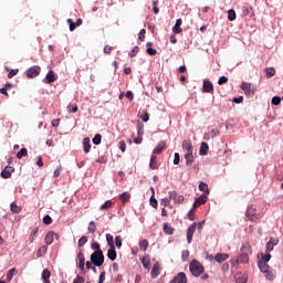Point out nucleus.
I'll list each match as a JSON object with an SVG mask.
<instances>
[{
    "label": "nucleus",
    "instance_id": "13d9d810",
    "mask_svg": "<svg viewBox=\"0 0 283 283\" xmlns=\"http://www.w3.org/2000/svg\"><path fill=\"white\" fill-rule=\"evenodd\" d=\"M147 54H149V56H156V54H158V51H156V49H151V48H148L146 50Z\"/></svg>",
    "mask_w": 283,
    "mask_h": 283
},
{
    "label": "nucleus",
    "instance_id": "79ce46f5",
    "mask_svg": "<svg viewBox=\"0 0 283 283\" xmlns=\"http://www.w3.org/2000/svg\"><path fill=\"white\" fill-rule=\"evenodd\" d=\"M129 198H132V196L129 195V193H127V192H123L122 195H120V200H122V202L125 205V202H129Z\"/></svg>",
    "mask_w": 283,
    "mask_h": 283
},
{
    "label": "nucleus",
    "instance_id": "774afa93",
    "mask_svg": "<svg viewBox=\"0 0 283 283\" xmlns=\"http://www.w3.org/2000/svg\"><path fill=\"white\" fill-rule=\"evenodd\" d=\"M179 164H180V154L175 153L174 165H179Z\"/></svg>",
    "mask_w": 283,
    "mask_h": 283
},
{
    "label": "nucleus",
    "instance_id": "8fccbe9b",
    "mask_svg": "<svg viewBox=\"0 0 283 283\" xmlns=\"http://www.w3.org/2000/svg\"><path fill=\"white\" fill-rule=\"evenodd\" d=\"M103 136L101 134H96L95 137L93 138V144L94 145H101Z\"/></svg>",
    "mask_w": 283,
    "mask_h": 283
},
{
    "label": "nucleus",
    "instance_id": "e433bc0d",
    "mask_svg": "<svg viewBox=\"0 0 283 283\" xmlns=\"http://www.w3.org/2000/svg\"><path fill=\"white\" fill-rule=\"evenodd\" d=\"M271 260V253H266L262 256V260L258 262V264H269L268 262Z\"/></svg>",
    "mask_w": 283,
    "mask_h": 283
},
{
    "label": "nucleus",
    "instance_id": "2f4dec72",
    "mask_svg": "<svg viewBox=\"0 0 283 283\" xmlns=\"http://www.w3.org/2000/svg\"><path fill=\"white\" fill-rule=\"evenodd\" d=\"M134 143H136V145L143 143V126H138V137L134 139Z\"/></svg>",
    "mask_w": 283,
    "mask_h": 283
},
{
    "label": "nucleus",
    "instance_id": "3c124183",
    "mask_svg": "<svg viewBox=\"0 0 283 283\" xmlns=\"http://www.w3.org/2000/svg\"><path fill=\"white\" fill-rule=\"evenodd\" d=\"M85 244H87V237H82L80 240H78V248H83L85 247Z\"/></svg>",
    "mask_w": 283,
    "mask_h": 283
},
{
    "label": "nucleus",
    "instance_id": "1a4fd4ad",
    "mask_svg": "<svg viewBox=\"0 0 283 283\" xmlns=\"http://www.w3.org/2000/svg\"><path fill=\"white\" fill-rule=\"evenodd\" d=\"M169 283H187V274L179 272Z\"/></svg>",
    "mask_w": 283,
    "mask_h": 283
},
{
    "label": "nucleus",
    "instance_id": "423d86ee",
    "mask_svg": "<svg viewBox=\"0 0 283 283\" xmlns=\"http://www.w3.org/2000/svg\"><path fill=\"white\" fill-rule=\"evenodd\" d=\"M245 216L251 222H255L261 218V216L258 214V210H255V208H253L252 206L248 208Z\"/></svg>",
    "mask_w": 283,
    "mask_h": 283
},
{
    "label": "nucleus",
    "instance_id": "cd10ccee",
    "mask_svg": "<svg viewBox=\"0 0 283 283\" xmlns=\"http://www.w3.org/2000/svg\"><path fill=\"white\" fill-rule=\"evenodd\" d=\"M45 81L46 83H54V81H56V75L54 74V71H49L46 76H45Z\"/></svg>",
    "mask_w": 283,
    "mask_h": 283
},
{
    "label": "nucleus",
    "instance_id": "0e129e2a",
    "mask_svg": "<svg viewBox=\"0 0 283 283\" xmlns=\"http://www.w3.org/2000/svg\"><path fill=\"white\" fill-rule=\"evenodd\" d=\"M73 283H85V277L81 276V275H77Z\"/></svg>",
    "mask_w": 283,
    "mask_h": 283
},
{
    "label": "nucleus",
    "instance_id": "a878e982",
    "mask_svg": "<svg viewBox=\"0 0 283 283\" xmlns=\"http://www.w3.org/2000/svg\"><path fill=\"white\" fill-rule=\"evenodd\" d=\"M83 149L86 154H90L91 149H92V144L90 142V138L86 137L83 139Z\"/></svg>",
    "mask_w": 283,
    "mask_h": 283
},
{
    "label": "nucleus",
    "instance_id": "052dcab7",
    "mask_svg": "<svg viewBox=\"0 0 283 283\" xmlns=\"http://www.w3.org/2000/svg\"><path fill=\"white\" fill-rule=\"evenodd\" d=\"M43 223L44 224H51L52 223V217H50V214L44 216Z\"/></svg>",
    "mask_w": 283,
    "mask_h": 283
},
{
    "label": "nucleus",
    "instance_id": "ea45409f",
    "mask_svg": "<svg viewBox=\"0 0 283 283\" xmlns=\"http://www.w3.org/2000/svg\"><path fill=\"white\" fill-rule=\"evenodd\" d=\"M87 231H88V233H95V232H96V222L91 221V222L88 223Z\"/></svg>",
    "mask_w": 283,
    "mask_h": 283
},
{
    "label": "nucleus",
    "instance_id": "c9c22d12",
    "mask_svg": "<svg viewBox=\"0 0 283 283\" xmlns=\"http://www.w3.org/2000/svg\"><path fill=\"white\" fill-rule=\"evenodd\" d=\"M149 167H150V169H157L158 168V164H157V160H156V155H151Z\"/></svg>",
    "mask_w": 283,
    "mask_h": 283
},
{
    "label": "nucleus",
    "instance_id": "6e6552de",
    "mask_svg": "<svg viewBox=\"0 0 283 283\" xmlns=\"http://www.w3.org/2000/svg\"><path fill=\"white\" fill-rule=\"evenodd\" d=\"M41 74V67L32 66L27 70V78H36Z\"/></svg>",
    "mask_w": 283,
    "mask_h": 283
},
{
    "label": "nucleus",
    "instance_id": "c03bdc74",
    "mask_svg": "<svg viewBox=\"0 0 283 283\" xmlns=\"http://www.w3.org/2000/svg\"><path fill=\"white\" fill-rule=\"evenodd\" d=\"M228 20H229V21H235V10L230 9V10L228 11Z\"/></svg>",
    "mask_w": 283,
    "mask_h": 283
},
{
    "label": "nucleus",
    "instance_id": "6ab92c4d",
    "mask_svg": "<svg viewBox=\"0 0 283 283\" xmlns=\"http://www.w3.org/2000/svg\"><path fill=\"white\" fill-rule=\"evenodd\" d=\"M214 260L219 264H222V262H226V260H229V254H227V253H218V254H216Z\"/></svg>",
    "mask_w": 283,
    "mask_h": 283
},
{
    "label": "nucleus",
    "instance_id": "37998d69",
    "mask_svg": "<svg viewBox=\"0 0 283 283\" xmlns=\"http://www.w3.org/2000/svg\"><path fill=\"white\" fill-rule=\"evenodd\" d=\"M112 205H114V203L112 202V200H107V201H105V203H103V205L101 206V210H102V211H105V209H111V208H112Z\"/></svg>",
    "mask_w": 283,
    "mask_h": 283
},
{
    "label": "nucleus",
    "instance_id": "39448f33",
    "mask_svg": "<svg viewBox=\"0 0 283 283\" xmlns=\"http://www.w3.org/2000/svg\"><path fill=\"white\" fill-rule=\"evenodd\" d=\"M91 262L95 266H101L105 262V255L103 254V250L95 251L91 254Z\"/></svg>",
    "mask_w": 283,
    "mask_h": 283
},
{
    "label": "nucleus",
    "instance_id": "c756f323",
    "mask_svg": "<svg viewBox=\"0 0 283 283\" xmlns=\"http://www.w3.org/2000/svg\"><path fill=\"white\" fill-rule=\"evenodd\" d=\"M185 158H186V165L188 167H191V165H193V153H186Z\"/></svg>",
    "mask_w": 283,
    "mask_h": 283
},
{
    "label": "nucleus",
    "instance_id": "f704fd0d",
    "mask_svg": "<svg viewBox=\"0 0 283 283\" xmlns=\"http://www.w3.org/2000/svg\"><path fill=\"white\" fill-rule=\"evenodd\" d=\"M149 247V241L147 239H144L139 242V249L140 251H147V248Z\"/></svg>",
    "mask_w": 283,
    "mask_h": 283
},
{
    "label": "nucleus",
    "instance_id": "4c0bfd02",
    "mask_svg": "<svg viewBox=\"0 0 283 283\" xmlns=\"http://www.w3.org/2000/svg\"><path fill=\"white\" fill-rule=\"evenodd\" d=\"M28 156V148H21L20 151L17 154V158L21 160V158Z\"/></svg>",
    "mask_w": 283,
    "mask_h": 283
},
{
    "label": "nucleus",
    "instance_id": "473e14b6",
    "mask_svg": "<svg viewBox=\"0 0 283 283\" xmlns=\"http://www.w3.org/2000/svg\"><path fill=\"white\" fill-rule=\"evenodd\" d=\"M164 232L167 235H174V228H171V226H169V223H164Z\"/></svg>",
    "mask_w": 283,
    "mask_h": 283
},
{
    "label": "nucleus",
    "instance_id": "6e6d98bb",
    "mask_svg": "<svg viewBox=\"0 0 283 283\" xmlns=\"http://www.w3.org/2000/svg\"><path fill=\"white\" fill-rule=\"evenodd\" d=\"M224 83H229V78L227 76H221L218 80V85H224Z\"/></svg>",
    "mask_w": 283,
    "mask_h": 283
},
{
    "label": "nucleus",
    "instance_id": "f3484780",
    "mask_svg": "<svg viewBox=\"0 0 283 283\" xmlns=\"http://www.w3.org/2000/svg\"><path fill=\"white\" fill-rule=\"evenodd\" d=\"M160 275V263H155L151 270V277L156 280Z\"/></svg>",
    "mask_w": 283,
    "mask_h": 283
},
{
    "label": "nucleus",
    "instance_id": "680f3d73",
    "mask_svg": "<svg viewBox=\"0 0 283 283\" xmlns=\"http://www.w3.org/2000/svg\"><path fill=\"white\" fill-rule=\"evenodd\" d=\"M163 207H169L171 205V200L169 198L161 199Z\"/></svg>",
    "mask_w": 283,
    "mask_h": 283
},
{
    "label": "nucleus",
    "instance_id": "393cba45",
    "mask_svg": "<svg viewBox=\"0 0 283 283\" xmlns=\"http://www.w3.org/2000/svg\"><path fill=\"white\" fill-rule=\"evenodd\" d=\"M51 275H52V273L50 272V270H48V269L43 270L42 274H41L43 283H50Z\"/></svg>",
    "mask_w": 283,
    "mask_h": 283
},
{
    "label": "nucleus",
    "instance_id": "e2e57ef3",
    "mask_svg": "<svg viewBox=\"0 0 283 283\" xmlns=\"http://www.w3.org/2000/svg\"><path fill=\"white\" fill-rule=\"evenodd\" d=\"M67 109H69V112H72L73 114H76V112H78V106H76V105H69L67 106Z\"/></svg>",
    "mask_w": 283,
    "mask_h": 283
},
{
    "label": "nucleus",
    "instance_id": "338daca9",
    "mask_svg": "<svg viewBox=\"0 0 283 283\" xmlns=\"http://www.w3.org/2000/svg\"><path fill=\"white\" fill-rule=\"evenodd\" d=\"M188 218L191 221L196 220V212L193 211V209L188 212Z\"/></svg>",
    "mask_w": 283,
    "mask_h": 283
},
{
    "label": "nucleus",
    "instance_id": "7ed1b4c3",
    "mask_svg": "<svg viewBox=\"0 0 283 283\" xmlns=\"http://www.w3.org/2000/svg\"><path fill=\"white\" fill-rule=\"evenodd\" d=\"M249 253H251V247L243 244L241 247V253L237 258L238 264H247L249 262Z\"/></svg>",
    "mask_w": 283,
    "mask_h": 283
},
{
    "label": "nucleus",
    "instance_id": "ddd939ff",
    "mask_svg": "<svg viewBox=\"0 0 283 283\" xmlns=\"http://www.w3.org/2000/svg\"><path fill=\"white\" fill-rule=\"evenodd\" d=\"M203 92H206L207 94H211V92H213V82L209 81V80H205L203 81V86H202Z\"/></svg>",
    "mask_w": 283,
    "mask_h": 283
},
{
    "label": "nucleus",
    "instance_id": "a211bd4d",
    "mask_svg": "<svg viewBox=\"0 0 283 283\" xmlns=\"http://www.w3.org/2000/svg\"><path fill=\"white\" fill-rule=\"evenodd\" d=\"M277 240L271 238L270 241L266 243V252L271 253L275 247H277Z\"/></svg>",
    "mask_w": 283,
    "mask_h": 283
},
{
    "label": "nucleus",
    "instance_id": "412c9836",
    "mask_svg": "<svg viewBox=\"0 0 283 283\" xmlns=\"http://www.w3.org/2000/svg\"><path fill=\"white\" fill-rule=\"evenodd\" d=\"M107 258L108 260H111L112 262H114L117 258V254H116V247H113V248H109L108 251H107Z\"/></svg>",
    "mask_w": 283,
    "mask_h": 283
},
{
    "label": "nucleus",
    "instance_id": "09e8293b",
    "mask_svg": "<svg viewBox=\"0 0 283 283\" xmlns=\"http://www.w3.org/2000/svg\"><path fill=\"white\" fill-rule=\"evenodd\" d=\"M243 14L245 17H249V15L253 14V8H251V7H243Z\"/></svg>",
    "mask_w": 283,
    "mask_h": 283
},
{
    "label": "nucleus",
    "instance_id": "603ef678",
    "mask_svg": "<svg viewBox=\"0 0 283 283\" xmlns=\"http://www.w3.org/2000/svg\"><path fill=\"white\" fill-rule=\"evenodd\" d=\"M115 244L117 249H120V247H123V238H120V235L115 237Z\"/></svg>",
    "mask_w": 283,
    "mask_h": 283
},
{
    "label": "nucleus",
    "instance_id": "c85d7f7f",
    "mask_svg": "<svg viewBox=\"0 0 283 283\" xmlns=\"http://www.w3.org/2000/svg\"><path fill=\"white\" fill-rule=\"evenodd\" d=\"M18 271L17 268H12L11 270L8 271L7 273V282H12V279L14 277V275H17Z\"/></svg>",
    "mask_w": 283,
    "mask_h": 283
},
{
    "label": "nucleus",
    "instance_id": "f03ea898",
    "mask_svg": "<svg viewBox=\"0 0 283 283\" xmlns=\"http://www.w3.org/2000/svg\"><path fill=\"white\" fill-rule=\"evenodd\" d=\"M258 266L261 273L264 274L265 280H269L270 282H273L275 280V272L273 271V268L265 263H258Z\"/></svg>",
    "mask_w": 283,
    "mask_h": 283
},
{
    "label": "nucleus",
    "instance_id": "69168bd1",
    "mask_svg": "<svg viewBox=\"0 0 283 283\" xmlns=\"http://www.w3.org/2000/svg\"><path fill=\"white\" fill-rule=\"evenodd\" d=\"M138 50H139L138 46H134L132 52H129V56L132 59H134V56H136V54H138Z\"/></svg>",
    "mask_w": 283,
    "mask_h": 283
},
{
    "label": "nucleus",
    "instance_id": "9d476101",
    "mask_svg": "<svg viewBox=\"0 0 283 283\" xmlns=\"http://www.w3.org/2000/svg\"><path fill=\"white\" fill-rule=\"evenodd\" d=\"M181 147L182 150L186 151V154H193V144L191 143V140H184Z\"/></svg>",
    "mask_w": 283,
    "mask_h": 283
},
{
    "label": "nucleus",
    "instance_id": "4468645a",
    "mask_svg": "<svg viewBox=\"0 0 283 283\" xmlns=\"http://www.w3.org/2000/svg\"><path fill=\"white\" fill-rule=\"evenodd\" d=\"M209 198L207 197V195H201L199 198L196 199V201L193 202V208L198 209V207H200L201 205H205L207 202Z\"/></svg>",
    "mask_w": 283,
    "mask_h": 283
},
{
    "label": "nucleus",
    "instance_id": "bb28decb",
    "mask_svg": "<svg viewBox=\"0 0 283 283\" xmlns=\"http://www.w3.org/2000/svg\"><path fill=\"white\" fill-rule=\"evenodd\" d=\"M45 244L50 245L54 242V231H49L44 238Z\"/></svg>",
    "mask_w": 283,
    "mask_h": 283
},
{
    "label": "nucleus",
    "instance_id": "f257e3e1",
    "mask_svg": "<svg viewBox=\"0 0 283 283\" xmlns=\"http://www.w3.org/2000/svg\"><path fill=\"white\" fill-rule=\"evenodd\" d=\"M205 227V220L200 221L199 223H192L187 230V242L191 244L193 242V234L196 233V229H198L199 233H202V229Z\"/></svg>",
    "mask_w": 283,
    "mask_h": 283
},
{
    "label": "nucleus",
    "instance_id": "49530a36",
    "mask_svg": "<svg viewBox=\"0 0 283 283\" xmlns=\"http://www.w3.org/2000/svg\"><path fill=\"white\" fill-rule=\"evenodd\" d=\"M265 74H266L268 78H272V76H275V69H273V67L266 69Z\"/></svg>",
    "mask_w": 283,
    "mask_h": 283
},
{
    "label": "nucleus",
    "instance_id": "5fc2aeb1",
    "mask_svg": "<svg viewBox=\"0 0 283 283\" xmlns=\"http://www.w3.org/2000/svg\"><path fill=\"white\" fill-rule=\"evenodd\" d=\"M91 249H93V251H101V244L98 242L94 241L91 244Z\"/></svg>",
    "mask_w": 283,
    "mask_h": 283
},
{
    "label": "nucleus",
    "instance_id": "0eeeda50",
    "mask_svg": "<svg viewBox=\"0 0 283 283\" xmlns=\"http://www.w3.org/2000/svg\"><path fill=\"white\" fill-rule=\"evenodd\" d=\"M168 196L170 200H174L175 205H181V202H185V196L178 195L176 191H169Z\"/></svg>",
    "mask_w": 283,
    "mask_h": 283
},
{
    "label": "nucleus",
    "instance_id": "72a5a7b5",
    "mask_svg": "<svg viewBox=\"0 0 283 283\" xmlns=\"http://www.w3.org/2000/svg\"><path fill=\"white\" fill-rule=\"evenodd\" d=\"M45 253H48V245H42L36 253L38 258H43V255H45Z\"/></svg>",
    "mask_w": 283,
    "mask_h": 283
},
{
    "label": "nucleus",
    "instance_id": "9b49d317",
    "mask_svg": "<svg viewBox=\"0 0 283 283\" xmlns=\"http://www.w3.org/2000/svg\"><path fill=\"white\" fill-rule=\"evenodd\" d=\"M14 171V168L7 166L0 174L1 178H4V180H8V178H12V174Z\"/></svg>",
    "mask_w": 283,
    "mask_h": 283
},
{
    "label": "nucleus",
    "instance_id": "58836bf2",
    "mask_svg": "<svg viewBox=\"0 0 283 283\" xmlns=\"http://www.w3.org/2000/svg\"><path fill=\"white\" fill-rule=\"evenodd\" d=\"M10 209L12 213H21V207L17 206L15 202L11 203Z\"/></svg>",
    "mask_w": 283,
    "mask_h": 283
},
{
    "label": "nucleus",
    "instance_id": "7c9ffc66",
    "mask_svg": "<svg viewBox=\"0 0 283 283\" xmlns=\"http://www.w3.org/2000/svg\"><path fill=\"white\" fill-rule=\"evenodd\" d=\"M199 191H203L206 196H209V185H207L205 181H200L199 184Z\"/></svg>",
    "mask_w": 283,
    "mask_h": 283
},
{
    "label": "nucleus",
    "instance_id": "aec40b11",
    "mask_svg": "<svg viewBox=\"0 0 283 283\" xmlns=\"http://www.w3.org/2000/svg\"><path fill=\"white\" fill-rule=\"evenodd\" d=\"M167 149V143L160 142L157 147L154 149L153 154H163Z\"/></svg>",
    "mask_w": 283,
    "mask_h": 283
},
{
    "label": "nucleus",
    "instance_id": "20e7f679",
    "mask_svg": "<svg viewBox=\"0 0 283 283\" xmlns=\"http://www.w3.org/2000/svg\"><path fill=\"white\" fill-rule=\"evenodd\" d=\"M190 273L195 276V277H200V275H202V273H205V266L202 265V263H200L198 260H193L190 263Z\"/></svg>",
    "mask_w": 283,
    "mask_h": 283
},
{
    "label": "nucleus",
    "instance_id": "dca6fc26",
    "mask_svg": "<svg viewBox=\"0 0 283 283\" xmlns=\"http://www.w3.org/2000/svg\"><path fill=\"white\" fill-rule=\"evenodd\" d=\"M77 260H78V269L81 271H85V255L83 254V252H78Z\"/></svg>",
    "mask_w": 283,
    "mask_h": 283
},
{
    "label": "nucleus",
    "instance_id": "4d7b16f0",
    "mask_svg": "<svg viewBox=\"0 0 283 283\" xmlns=\"http://www.w3.org/2000/svg\"><path fill=\"white\" fill-rule=\"evenodd\" d=\"M119 149L120 151H123V154H125V150L127 149V144L125 143V140L119 142Z\"/></svg>",
    "mask_w": 283,
    "mask_h": 283
},
{
    "label": "nucleus",
    "instance_id": "b1692460",
    "mask_svg": "<svg viewBox=\"0 0 283 283\" xmlns=\"http://www.w3.org/2000/svg\"><path fill=\"white\" fill-rule=\"evenodd\" d=\"M199 154L200 156H207V154H209V144L202 142L199 149Z\"/></svg>",
    "mask_w": 283,
    "mask_h": 283
},
{
    "label": "nucleus",
    "instance_id": "a19ab883",
    "mask_svg": "<svg viewBox=\"0 0 283 283\" xmlns=\"http://www.w3.org/2000/svg\"><path fill=\"white\" fill-rule=\"evenodd\" d=\"M106 242L109 248L116 247V245H114V237L112 234H106Z\"/></svg>",
    "mask_w": 283,
    "mask_h": 283
},
{
    "label": "nucleus",
    "instance_id": "f8f14e48",
    "mask_svg": "<svg viewBox=\"0 0 283 283\" xmlns=\"http://www.w3.org/2000/svg\"><path fill=\"white\" fill-rule=\"evenodd\" d=\"M67 23L70 25V31L74 32L75 28H78L80 25H83V19H77L76 22H74L72 19H67Z\"/></svg>",
    "mask_w": 283,
    "mask_h": 283
},
{
    "label": "nucleus",
    "instance_id": "bf43d9fd",
    "mask_svg": "<svg viewBox=\"0 0 283 283\" xmlns=\"http://www.w3.org/2000/svg\"><path fill=\"white\" fill-rule=\"evenodd\" d=\"M282 103V98L279 96H274L272 98V105H280Z\"/></svg>",
    "mask_w": 283,
    "mask_h": 283
},
{
    "label": "nucleus",
    "instance_id": "a18cd8bd",
    "mask_svg": "<svg viewBox=\"0 0 283 283\" xmlns=\"http://www.w3.org/2000/svg\"><path fill=\"white\" fill-rule=\"evenodd\" d=\"M142 264H143L144 269H147L149 271V269H150V261H149V259L143 258L142 259Z\"/></svg>",
    "mask_w": 283,
    "mask_h": 283
},
{
    "label": "nucleus",
    "instance_id": "864d4df0",
    "mask_svg": "<svg viewBox=\"0 0 283 283\" xmlns=\"http://www.w3.org/2000/svg\"><path fill=\"white\" fill-rule=\"evenodd\" d=\"M145 34H147V31L145 29H142L138 33L139 41H145Z\"/></svg>",
    "mask_w": 283,
    "mask_h": 283
},
{
    "label": "nucleus",
    "instance_id": "4be33fe9",
    "mask_svg": "<svg viewBox=\"0 0 283 283\" xmlns=\"http://www.w3.org/2000/svg\"><path fill=\"white\" fill-rule=\"evenodd\" d=\"M180 25H182V19H177L176 24L172 28V32L175 34H180L182 32V28H180Z\"/></svg>",
    "mask_w": 283,
    "mask_h": 283
},
{
    "label": "nucleus",
    "instance_id": "5701e85b",
    "mask_svg": "<svg viewBox=\"0 0 283 283\" xmlns=\"http://www.w3.org/2000/svg\"><path fill=\"white\" fill-rule=\"evenodd\" d=\"M138 118H140V120H143V123H147L149 120V113L147 112V109H143L138 113Z\"/></svg>",
    "mask_w": 283,
    "mask_h": 283
},
{
    "label": "nucleus",
    "instance_id": "2eb2a0df",
    "mask_svg": "<svg viewBox=\"0 0 283 283\" xmlns=\"http://www.w3.org/2000/svg\"><path fill=\"white\" fill-rule=\"evenodd\" d=\"M241 88L247 94V96H251L253 94V88L251 83L243 82Z\"/></svg>",
    "mask_w": 283,
    "mask_h": 283
},
{
    "label": "nucleus",
    "instance_id": "de8ad7c7",
    "mask_svg": "<svg viewBox=\"0 0 283 283\" xmlns=\"http://www.w3.org/2000/svg\"><path fill=\"white\" fill-rule=\"evenodd\" d=\"M39 233V228H34L29 237L30 242H34V237Z\"/></svg>",
    "mask_w": 283,
    "mask_h": 283
}]
</instances>
